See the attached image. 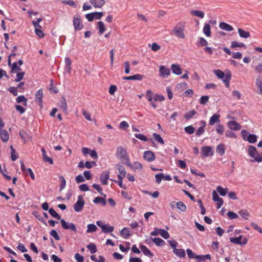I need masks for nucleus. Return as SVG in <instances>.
Masks as SVG:
<instances>
[{
  "mask_svg": "<svg viewBox=\"0 0 262 262\" xmlns=\"http://www.w3.org/2000/svg\"><path fill=\"white\" fill-rule=\"evenodd\" d=\"M185 28V23L183 21L179 22L171 31V34L174 35L177 37L184 39L185 37L184 31Z\"/></svg>",
  "mask_w": 262,
  "mask_h": 262,
  "instance_id": "obj_1",
  "label": "nucleus"
},
{
  "mask_svg": "<svg viewBox=\"0 0 262 262\" xmlns=\"http://www.w3.org/2000/svg\"><path fill=\"white\" fill-rule=\"evenodd\" d=\"M146 97L147 100L150 103L151 105L153 108H156L157 107L156 104L153 102V100L155 101H163L165 98L163 96L158 95L157 94H154L150 90H148L146 93Z\"/></svg>",
  "mask_w": 262,
  "mask_h": 262,
  "instance_id": "obj_2",
  "label": "nucleus"
},
{
  "mask_svg": "<svg viewBox=\"0 0 262 262\" xmlns=\"http://www.w3.org/2000/svg\"><path fill=\"white\" fill-rule=\"evenodd\" d=\"M248 152L249 156L253 159L251 160L252 162H257L259 163L262 162V154H259L254 146L250 145L248 147Z\"/></svg>",
  "mask_w": 262,
  "mask_h": 262,
  "instance_id": "obj_3",
  "label": "nucleus"
},
{
  "mask_svg": "<svg viewBox=\"0 0 262 262\" xmlns=\"http://www.w3.org/2000/svg\"><path fill=\"white\" fill-rule=\"evenodd\" d=\"M116 156L120 159L121 161H123L126 165L129 161V156L127 154L126 149L122 146H119L117 148Z\"/></svg>",
  "mask_w": 262,
  "mask_h": 262,
  "instance_id": "obj_4",
  "label": "nucleus"
},
{
  "mask_svg": "<svg viewBox=\"0 0 262 262\" xmlns=\"http://www.w3.org/2000/svg\"><path fill=\"white\" fill-rule=\"evenodd\" d=\"M168 242L171 247L173 249V252L174 254L180 258L184 257L185 256V251L183 249H177V246L178 245V243L176 241L169 240Z\"/></svg>",
  "mask_w": 262,
  "mask_h": 262,
  "instance_id": "obj_5",
  "label": "nucleus"
},
{
  "mask_svg": "<svg viewBox=\"0 0 262 262\" xmlns=\"http://www.w3.org/2000/svg\"><path fill=\"white\" fill-rule=\"evenodd\" d=\"M214 73L219 79L223 80V81L224 82L227 88H229V81L231 76L230 74L225 75V73L220 70H214Z\"/></svg>",
  "mask_w": 262,
  "mask_h": 262,
  "instance_id": "obj_6",
  "label": "nucleus"
},
{
  "mask_svg": "<svg viewBox=\"0 0 262 262\" xmlns=\"http://www.w3.org/2000/svg\"><path fill=\"white\" fill-rule=\"evenodd\" d=\"M73 26L75 30H81L83 25L82 24L81 16L79 14H76L73 17Z\"/></svg>",
  "mask_w": 262,
  "mask_h": 262,
  "instance_id": "obj_7",
  "label": "nucleus"
},
{
  "mask_svg": "<svg viewBox=\"0 0 262 262\" xmlns=\"http://www.w3.org/2000/svg\"><path fill=\"white\" fill-rule=\"evenodd\" d=\"M84 205V201L82 195H79L78 196V200L76 203L74 205V209L76 212L81 211Z\"/></svg>",
  "mask_w": 262,
  "mask_h": 262,
  "instance_id": "obj_8",
  "label": "nucleus"
},
{
  "mask_svg": "<svg viewBox=\"0 0 262 262\" xmlns=\"http://www.w3.org/2000/svg\"><path fill=\"white\" fill-rule=\"evenodd\" d=\"M201 154L202 157H207L213 156V152L211 146H205L202 147Z\"/></svg>",
  "mask_w": 262,
  "mask_h": 262,
  "instance_id": "obj_9",
  "label": "nucleus"
},
{
  "mask_svg": "<svg viewBox=\"0 0 262 262\" xmlns=\"http://www.w3.org/2000/svg\"><path fill=\"white\" fill-rule=\"evenodd\" d=\"M60 223L64 229H71L75 233H77V231L76 228L73 223H68L63 219L60 220Z\"/></svg>",
  "mask_w": 262,
  "mask_h": 262,
  "instance_id": "obj_10",
  "label": "nucleus"
},
{
  "mask_svg": "<svg viewBox=\"0 0 262 262\" xmlns=\"http://www.w3.org/2000/svg\"><path fill=\"white\" fill-rule=\"evenodd\" d=\"M170 74V70L165 66H161L159 67V76L162 78H166Z\"/></svg>",
  "mask_w": 262,
  "mask_h": 262,
  "instance_id": "obj_11",
  "label": "nucleus"
},
{
  "mask_svg": "<svg viewBox=\"0 0 262 262\" xmlns=\"http://www.w3.org/2000/svg\"><path fill=\"white\" fill-rule=\"evenodd\" d=\"M110 177V171L106 170L102 172L100 174V180L102 185L107 184V180Z\"/></svg>",
  "mask_w": 262,
  "mask_h": 262,
  "instance_id": "obj_12",
  "label": "nucleus"
},
{
  "mask_svg": "<svg viewBox=\"0 0 262 262\" xmlns=\"http://www.w3.org/2000/svg\"><path fill=\"white\" fill-rule=\"evenodd\" d=\"M143 158L145 160L148 162H152L155 160L156 157L155 154L152 151L147 150L144 151Z\"/></svg>",
  "mask_w": 262,
  "mask_h": 262,
  "instance_id": "obj_13",
  "label": "nucleus"
},
{
  "mask_svg": "<svg viewBox=\"0 0 262 262\" xmlns=\"http://www.w3.org/2000/svg\"><path fill=\"white\" fill-rule=\"evenodd\" d=\"M35 101L39 103V105L42 107V98H43V92L42 90L40 89L37 91L35 94Z\"/></svg>",
  "mask_w": 262,
  "mask_h": 262,
  "instance_id": "obj_14",
  "label": "nucleus"
},
{
  "mask_svg": "<svg viewBox=\"0 0 262 262\" xmlns=\"http://www.w3.org/2000/svg\"><path fill=\"white\" fill-rule=\"evenodd\" d=\"M126 165L134 170H137V169L141 170L142 168V164L138 161H136V162H134L133 164H131L130 162V161H128L127 163H126Z\"/></svg>",
  "mask_w": 262,
  "mask_h": 262,
  "instance_id": "obj_15",
  "label": "nucleus"
},
{
  "mask_svg": "<svg viewBox=\"0 0 262 262\" xmlns=\"http://www.w3.org/2000/svg\"><path fill=\"white\" fill-rule=\"evenodd\" d=\"M228 126L232 130H239L241 129V125L234 121H229L228 122Z\"/></svg>",
  "mask_w": 262,
  "mask_h": 262,
  "instance_id": "obj_16",
  "label": "nucleus"
},
{
  "mask_svg": "<svg viewBox=\"0 0 262 262\" xmlns=\"http://www.w3.org/2000/svg\"><path fill=\"white\" fill-rule=\"evenodd\" d=\"M0 138L4 142H7L9 138V135L7 130L0 128Z\"/></svg>",
  "mask_w": 262,
  "mask_h": 262,
  "instance_id": "obj_17",
  "label": "nucleus"
},
{
  "mask_svg": "<svg viewBox=\"0 0 262 262\" xmlns=\"http://www.w3.org/2000/svg\"><path fill=\"white\" fill-rule=\"evenodd\" d=\"M58 106L64 113H67V103L66 99L64 97H62L60 99Z\"/></svg>",
  "mask_w": 262,
  "mask_h": 262,
  "instance_id": "obj_18",
  "label": "nucleus"
},
{
  "mask_svg": "<svg viewBox=\"0 0 262 262\" xmlns=\"http://www.w3.org/2000/svg\"><path fill=\"white\" fill-rule=\"evenodd\" d=\"M143 78L142 75L137 74L132 76L123 77V79L126 80H142Z\"/></svg>",
  "mask_w": 262,
  "mask_h": 262,
  "instance_id": "obj_19",
  "label": "nucleus"
},
{
  "mask_svg": "<svg viewBox=\"0 0 262 262\" xmlns=\"http://www.w3.org/2000/svg\"><path fill=\"white\" fill-rule=\"evenodd\" d=\"M90 3L95 8H101L105 4L104 0H90Z\"/></svg>",
  "mask_w": 262,
  "mask_h": 262,
  "instance_id": "obj_20",
  "label": "nucleus"
},
{
  "mask_svg": "<svg viewBox=\"0 0 262 262\" xmlns=\"http://www.w3.org/2000/svg\"><path fill=\"white\" fill-rule=\"evenodd\" d=\"M220 115L216 114L213 115L209 119V124L211 126H212L216 123H219L220 122Z\"/></svg>",
  "mask_w": 262,
  "mask_h": 262,
  "instance_id": "obj_21",
  "label": "nucleus"
},
{
  "mask_svg": "<svg viewBox=\"0 0 262 262\" xmlns=\"http://www.w3.org/2000/svg\"><path fill=\"white\" fill-rule=\"evenodd\" d=\"M120 234L124 239H128L132 234L128 228L124 227L120 231Z\"/></svg>",
  "mask_w": 262,
  "mask_h": 262,
  "instance_id": "obj_22",
  "label": "nucleus"
},
{
  "mask_svg": "<svg viewBox=\"0 0 262 262\" xmlns=\"http://www.w3.org/2000/svg\"><path fill=\"white\" fill-rule=\"evenodd\" d=\"M255 85L259 90V94L262 95V77L258 76L255 80Z\"/></svg>",
  "mask_w": 262,
  "mask_h": 262,
  "instance_id": "obj_23",
  "label": "nucleus"
},
{
  "mask_svg": "<svg viewBox=\"0 0 262 262\" xmlns=\"http://www.w3.org/2000/svg\"><path fill=\"white\" fill-rule=\"evenodd\" d=\"M171 69L172 72L178 75L182 74V69L178 64H172L171 66Z\"/></svg>",
  "mask_w": 262,
  "mask_h": 262,
  "instance_id": "obj_24",
  "label": "nucleus"
},
{
  "mask_svg": "<svg viewBox=\"0 0 262 262\" xmlns=\"http://www.w3.org/2000/svg\"><path fill=\"white\" fill-rule=\"evenodd\" d=\"M41 151L42 152V158H43V161L46 162H48L50 164H53V160L51 158L48 157L47 155V152H46V150L43 148H42L41 149Z\"/></svg>",
  "mask_w": 262,
  "mask_h": 262,
  "instance_id": "obj_25",
  "label": "nucleus"
},
{
  "mask_svg": "<svg viewBox=\"0 0 262 262\" xmlns=\"http://www.w3.org/2000/svg\"><path fill=\"white\" fill-rule=\"evenodd\" d=\"M140 249L143 254L149 257H152L154 255L151 251L144 245H141L140 246Z\"/></svg>",
  "mask_w": 262,
  "mask_h": 262,
  "instance_id": "obj_26",
  "label": "nucleus"
},
{
  "mask_svg": "<svg viewBox=\"0 0 262 262\" xmlns=\"http://www.w3.org/2000/svg\"><path fill=\"white\" fill-rule=\"evenodd\" d=\"M219 27L221 29L227 31H232L233 30V28L231 25L224 22L220 23Z\"/></svg>",
  "mask_w": 262,
  "mask_h": 262,
  "instance_id": "obj_27",
  "label": "nucleus"
},
{
  "mask_svg": "<svg viewBox=\"0 0 262 262\" xmlns=\"http://www.w3.org/2000/svg\"><path fill=\"white\" fill-rule=\"evenodd\" d=\"M65 70L69 73H70L72 71V61L71 59L69 57H66L65 58Z\"/></svg>",
  "mask_w": 262,
  "mask_h": 262,
  "instance_id": "obj_28",
  "label": "nucleus"
},
{
  "mask_svg": "<svg viewBox=\"0 0 262 262\" xmlns=\"http://www.w3.org/2000/svg\"><path fill=\"white\" fill-rule=\"evenodd\" d=\"M238 213L245 220H248L250 216V212L246 209H242Z\"/></svg>",
  "mask_w": 262,
  "mask_h": 262,
  "instance_id": "obj_29",
  "label": "nucleus"
},
{
  "mask_svg": "<svg viewBox=\"0 0 262 262\" xmlns=\"http://www.w3.org/2000/svg\"><path fill=\"white\" fill-rule=\"evenodd\" d=\"M237 31L241 37L247 38L250 36V32L248 31H246L241 28H238Z\"/></svg>",
  "mask_w": 262,
  "mask_h": 262,
  "instance_id": "obj_30",
  "label": "nucleus"
},
{
  "mask_svg": "<svg viewBox=\"0 0 262 262\" xmlns=\"http://www.w3.org/2000/svg\"><path fill=\"white\" fill-rule=\"evenodd\" d=\"M203 31L204 34L207 37L211 36L210 26L208 24H205L203 27Z\"/></svg>",
  "mask_w": 262,
  "mask_h": 262,
  "instance_id": "obj_31",
  "label": "nucleus"
},
{
  "mask_svg": "<svg viewBox=\"0 0 262 262\" xmlns=\"http://www.w3.org/2000/svg\"><path fill=\"white\" fill-rule=\"evenodd\" d=\"M152 241L158 246H163L165 244V241L160 238L155 237L152 238Z\"/></svg>",
  "mask_w": 262,
  "mask_h": 262,
  "instance_id": "obj_32",
  "label": "nucleus"
},
{
  "mask_svg": "<svg viewBox=\"0 0 262 262\" xmlns=\"http://www.w3.org/2000/svg\"><path fill=\"white\" fill-rule=\"evenodd\" d=\"M190 13L192 15L197 16L200 18H203L204 17V13L202 11L192 10L190 12Z\"/></svg>",
  "mask_w": 262,
  "mask_h": 262,
  "instance_id": "obj_33",
  "label": "nucleus"
},
{
  "mask_svg": "<svg viewBox=\"0 0 262 262\" xmlns=\"http://www.w3.org/2000/svg\"><path fill=\"white\" fill-rule=\"evenodd\" d=\"M216 190L218 191V192L222 196H225L228 192V188H224L221 186H219L216 188Z\"/></svg>",
  "mask_w": 262,
  "mask_h": 262,
  "instance_id": "obj_34",
  "label": "nucleus"
},
{
  "mask_svg": "<svg viewBox=\"0 0 262 262\" xmlns=\"http://www.w3.org/2000/svg\"><path fill=\"white\" fill-rule=\"evenodd\" d=\"M186 252H187L188 256L189 258L196 259L197 260L199 259V255H197L195 254L194 253H193V252L192 251V250H190V249H187L186 250Z\"/></svg>",
  "mask_w": 262,
  "mask_h": 262,
  "instance_id": "obj_35",
  "label": "nucleus"
},
{
  "mask_svg": "<svg viewBox=\"0 0 262 262\" xmlns=\"http://www.w3.org/2000/svg\"><path fill=\"white\" fill-rule=\"evenodd\" d=\"M93 202L96 204L101 203L103 206H105L106 204L105 200L100 196L96 197L93 200Z\"/></svg>",
  "mask_w": 262,
  "mask_h": 262,
  "instance_id": "obj_36",
  "label": "nucleus"
},
{
  "mask_svg": "<svg viewBox=\"0 0 262 262\" xmlns=\"http://www.w3.org/2000/svg\"><path fill=\"white\" fill-rule=\"evenodd\" d=\"M225 151V148L224 144H219L216 147V152H218L221 156L224 155Z\"/></svg>",
  "mask_w": 262,
  "mask_h": 262,
  "instance_id": "obj_37",
  "label": "nucleus"
},
{
  "mask_svg": "<svg viewBox=\"0 0 262 262\" xmlns=\"http://www.w3.org/2000/svg\"><path fill=\"white\" fill-rule=\"evenodd\" d=\"M196 114V112L193 110L185 113L184 117L186 119L189 120L192 118Z\"/></svg>",
  "mask_w": 262,
  "mask_h": 262,
  "instance_id": "obj_38",
  "label": "nucleus"
},
{
  "mask_svg": "<svg viewBox=\"0 0 262 262\" xmlns=\"http://www.w3.org/2000/svg\"><path fill=\"white\" fill-rule=\"evenodd\" d=\"M242 236L240 235L237 237H230V241L231 243L235 244H242L241 239L242 238Z\"/></svg>",
  "mask_w": 262,
  "mask_h": 262,
  "instance_id": "obj_39",
  "label": "nucleus"
},
{
  "mask_svg": "<svg viewBox=\"0 0 262 262\" xmlns=\"http://www.w3.org/2000/svg\"><path fill=\"white\" fill-rule=\"evenodd\" d=\"M19 135L22 139L25 141L29 140L31 138L30 136L25 130H20Z\"/></svg>",
  "mask_w": 262,
  "mask_h": 262,
  "instance_id": "obj_40",
  "label": "nucleus"
},
{
  "mask_svg": "<svg viewBox=\"0 0 262 262\" xmlns=\"http://www.w3.org/2000/svg\"><path fill=\"white\" fill-rule=\"evenodd\" d=\"M97 229V227L93 224H90L87 226V233H91L95 232Z\"/></svg>",
  "mask_w": 262,
  "mask_h": 262,
  "instance_id": "obj_41",
  "label": "nucleus"
},
{
  "mask_svg": "<svg viewBox=\"0 0 262 262\" xmlns=\"http://www.w3.org/2000/svg\"><path fill=\"white\" fill-rule=\"evenodd\" d=\"M235 47H243L246 48V46L244 43L233 41L231 43V48H234Z\"/></svg>",
  "mask_w": 262,
  "mask_h": 262,
  "instance_id": "obj_42",
  "label": "nucleus"
},
{
  "mask_svg": "<svg viewBox=\"0 0 262 262\" xmlns=\"http://www.w3.org/2000/svg\"><path fill=\"white\" fill-rule=\"evenodd\" d=\"M247 140L250 143H254L257 140V136L254 134H249L247 138Z\"/></svg>",
  "mask_w": 262,
  "mask_h": 262,
  "instance_id": "obj_43",
  "label": "nucleus"
},
{
  "mask_svg": "<svg viewBox=\"0 0 262 262\" xmlns=\"http://www.w3.org/2000/svg\"><path fill=\"white\" fill-rule=\"evenodd\" d=\"M159 234L165 239H168L169 237V234L168 232L163 229H159Z\"/></svg>",
  "mask_w": 262,
  "mask_h": 262,
  "instance_id": "obj_44",
  "label": "nucleus"
},
{
  "mask_svg": "<svg viewBox=\"0 0 262 262\" xmlns=\"http://www.w3.org/2000/svg\"><path fill=\"white\" fill-rule=\"evenodd\" d=\"M152 136L154 139L160 144H164V142L161 136L157 133H154Z\"/></svg>",
  "mask_w": 262,
  "mask_h": 262,
  "instance_id": "obj_45",
  "label": "nucleus"
},
{
  "mask_svg": "<svg viewBox=\"0 0 262 262\" xmlns=\"http://www.w3.org/2000/svg\"><path fill=\"white\" fill-rule=\"evenodd\" d=\"M215 130L219 134L223 135L224 132V127L222 124L219 123L215 126Z\"/></svg>",
  "mask_w": 262,
  "mask_h": 262,
  "instance_id": "obj_46",
  "label": "nucleus"
},
{
  "mask_svg": "<svg viewBox=\"0 0 262 262\" xmlns=\"http://www.w3.org/2000/svg\"><path fill=\"white\" fill-rule=\"evenodd\" d=\"M27 101H28L27 99L23 95L19 96L17 97L16 98V102L18 103L23 102L24 105L25 106L27 105Z\"/></svg>",
  "mask_w": 262,
  "mask_h": 262,
  "instance_id": "obj_47",
  "label": "nucleus"
},
{
  "mask_svg": "<svg viewBox=\"0 0 262 262\" xmlns=\"http://www.w3.org/2000/svg\"><path fill=\"white\" fill-rule=\"evenodd\" d=\"M177 207L178 209L182 212H185L186 210V205L182 202H178L176 204Z\"/></svg>",
  "mask_w": 262,
  "mask_h": 262,
  "instance_id": "obj_48",
  "label": "nucleus"
},
{
  "mask_svg": "<svg viewBox=\"0 0 262 262\" xmlns=\"http://www.w3.org/2000/svg\"><path fill=\"white\" fill-rule=\"evenodd\" d=\"M114 227L113 226H111L108 225H106L104 226V229H102V231L103 233H110L114 231Z\"/></svg>",
  "mask_w": 262,
  "mask_h": 262,
  "instance_id": "obj_49",
  "label": "nucleus"
},
{
  "mask_svg": "<svg viewBox=\"0 0 262 262\" xmlns=\"http://www.w3.org/2000/svg\"><path fill=\"white\" fill-rule=\"evenodd\" d=\"M86 248L90 250L91 253L92 254H94L97 251L96 246L93 243H90L89 244L86 246Z\"/></svg>",
  "mask_w": 262,
  "mask_h": 262,
  "instance_id": "obj_50",
  "label": "nucleus"
},
{
  "mask_svg": "<svg viewBox=\"0 0 262 262\" xmlns=\"http://www.w3.org/2000/svg\"><path fill=\"white\" fill-rule=\"evenodd\" d=\"M98 26L99 30V33L100 34H102L105 31V27L104 23L101 21H98Z\"/></svg>",
  "mask_w": 262,
  "mask_h": 262,
  "instance_id": "obj_51",
  "label": "nucleus"
},
{
  "mask_svg": "<svg viewBox=\"0 0 262 262\" xmlns=\"http://www.w3.org/2000/svg\"><path fill=\"white\" fill-rule=\"evenodd\" d=\"M49 212L53 217H55L58 220H60L61 217L60 215L54 210L52 208L49 209Z\"/></svg>",
  "mask_w": 262,
  "mask_h": 262,
  "instance_id": "obj_52",
  "label": "nucleus"
},
{
  "mask_svg": "<svg viewBox=\"0 0 262 262\" xmlns=\"http://www.w3.org/2000/svg\"><path fill=\"white\" fill-rule=\"evenodd\" d=\"M118 169L119 171V174L118 176H121L122 178H124L126 174V170L125 168L120 165H118Z\"/></svg>",
  "mask_w": 262,
  "mask_h": 262,
  "instance_id": "obj_53",
  "label": "nucleus"
},
{
  "mask_svg": "<svg viewBox=\"0 0 262 262\" xmlns=\"http://www.w3.org/2000/svg\"><path fill=\"white\" fill-rule=\"evenodd\" d=\"M211 256L209 254H206L205 255H199V259L196 260V262H201L202 261H204L206 259H210Z\"/></svg>",
  "mask_w": 262,
  "mask_h": 262,
  "instance_id": "obj_54",
  "label": "nucleus"
},
{
  "mask_svg": "<svg viewBox=\"0 0 262 262\" xmlns=\"http://www.w3.org/2000/svg\"><path fill=\"white\" fill-rule=\"evenodd\" d=\"M184 130L186 133L191 135L194 133L195 128L192 126L190 125L185 127Z\"/></svg>",
  "mask_w": 262,
  "mask_h": 262,
  "instance_id": "obj_55",
  "label": "nucleus"
},
{
  "mask_svg": "<svg viewBox=\"0 0 262 262\" xmlns=\"http://www.w3.org/2000/svg\"><path fill=\"white\" fill-rule=\"evenodd\" d=\"M135 136L136 138H138V139L143 141H147L148 138L143 134H136L135 135Z\"/></svg>",
  "mask_w": 262,
  "mask_h": 262,
  "instance_id": "obj_56",
  "label": "nucleus"
},
{
  "mask_svg": "<svg viewBox=\"0 0 262 262\" xmlns=\"http://www.w3.org/2000/svg\"><path fill=\"white\" fill-rule=\"evenodd\" d=\"M59 178L60 180H61L60 189V190H62L63 189H64V188L66 187V181L65 179L64 178V177L62 176H59Z\"/></svg>",
  "mask_w": 262,
  "mask_h": 262,
  "instance_id": "obj_57",
  "label": "nucleus"
},
{
  "mask_svg": "<svg viewBox=\"0 0 262 262\" xmlns=\"http://www.w3.org/2000/svg\"><path fill=\"white\" fill-rule=\"evenodd\" d=\"M227 214L228 217L231 220L237 219L238 217V216L236 213L232 211H228Z\"/></svg>",
  "mask_w": 262,
  "mask_h": 262,
  "instance_id": "obj_58",
  "label": "nucleus"
},
{
  "mask_svg": "<svg viewBox=\"0 0 262 262\" xmlns=\"http://www.w3.org/2000/svg\"><path fill=\"white\" fill-rule=\"evenodd\" d=\"M164 178V174L163 173H160L157 174H156L155 178L156 181L158 184H160Z\"/></svg>",
  "mask_w": 262,
  "mask_h": 262,
  "instance_id": "obj_59",
  "label": "nucleus"
},
{
  "mask_svg": "<svg viewBox=\"0 0 262 262\" xmlns=\"http://www.w3.org/2000/svg\"><path fill=\"white\" fill-rule=\"evenodd\" d=\"M24 75H25V73L23 72L17 73L16 74V78L15 79V81H16V82L20 81V80H21L23 79Z\"/></svg>",
  "mask_w": 262,
  "mask_h": 262,
  "instance_id": "obj_60",
  "label": "nucleus"
},
{
  "mask_svg": "<svg viewBox=\"0 0 262 262\" xmlns=\"http://www.w3.org/2000/svg\"><path fill=\"white\" fill-rule=\"evenodd\" d=\"M8 91L12 93L14 96H16L17 95V87L10 86L8 88Z\"/></svg>",
  "mask_w": 262,
  "mask_h": 262,
  "instance_id": "obj_61",
  "label": "nucleus"
},
{
  "mask_svg": "<svg viewBox=\"0 0 262 262\" xmlns=\"http://www.w3.org/2000/svg\"><path fill=\"white\" fill-rule=\"evenodd\" d=\"M232 96L234 98H236L237 100H239L241 98V93L236 90L233 91L232 92Z\"/></svg>",
  "mask_w": 262,
  "mask_h": 262,
  "instance_id": "obj_62",
  "label": "nucleus"
},
{
  "mask_svg": "<svg viewBox=\"0 0 262 262\" xmlns=\"http://www.w3.org/2000/svg\"><path fill=\"white\" fill-rule=\"evenodd\" d=\"M209 100V97L208 96H203L201 97L200 100V103L201 104H205Z\"/></svg>",
  "mask_w": 262,
  "mask_h": 262,
  "instance_id": "obj_63",
  "label": "nucleus"
},
{
  "mask_svg": "<svg viewBox=\"0 0 262 262\" xmlns=\"http://www.w3.org/2000/svg\"><path fill=\"white\" fill-rule=\"evenodd\" d=\"M74 257L77 262H83L84 261L83 257L82 255H80L78 253H77L75 254Z\"/></svg>",
  "mask_w": 262,
  "mask_h": 262,
  "instance_id": "obj_64",
  "label": "nucleus"
}]
</instances>
